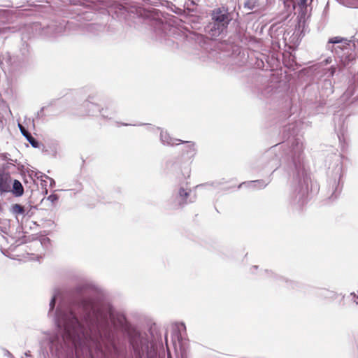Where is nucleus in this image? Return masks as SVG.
Instances as JSON below:
<instances>
[{"label":"nucleus","instance_id":"f257e3e1","mask_svg":"<svg viewBox=\"0 0 358 358\" xmlns=\"http://www.w3.org/2000/svg\"><path fill=\"white\" fill-rule=\"evenodd\" d=\"M87 312L83 322L84 328L71 308L59 307L56 313L55 322L58 333L48 336L50 353L57 357L69 355L75 350L78 357L95 358L102 353V344L108 348L106 341L112 343L109 328L124 324L125 318L115 313L110 307L92 308Z\"/></svg>","mask_w":358,"mask_h":358},{"label":"nucleus","instance_id":"f03ea898","mask_svg":"<svg viewBox=\"0 0 358 358\" xmlns=\"http://www.w3.org/2000/svg\"><path fill=\"white\" fill-rule=\"evenodd\" d=\"M130 343L134 352L140 357L147 355L148 358H152L156 355L153 346H150L148 339L145 335L135 332L131 336Z\"/></svg>","mask_w":358,"mask_h":358},{"label":"nucleus","instance_id":"7ed1b4c3","mask_svg":"<svg viewBox=\"0 0 358 358\" xmlns=\"http://www.w3.org/2000/svg\"><path fill=\"white\" fill-rule=\"evenodd\" d=\"M185 330V326L181 324L177 327L172 335V342L175 347L176 352H178V348H179L181 358H185L186 357V342L182 338L180 331Z\"/></svg>","mask_w":358,"mask_h":358},{"label":"nucleus","instance_id":"20e7f679","mask_svg":"<svg viewBox=\"0 0 358 358\" xmlns=\"http://www.w3.org/2000/svg\"><path fill=\"white\" fill-rule=\"evenodd\" d=\"M275 0H246L244 7L248 10L258 12L265 9L268 5L274 3Z\"/></svg>","mask_w":358,"mask_h":358},{"label":"nucleus","instance_id":"39448f33","mask_svg":"<svg viewBox=\"0 0 358 358\" xmlns=\"http://www.w3.org/2000/svg\"><path fill=\"white\" fill-rule=\"evenodd\" d=\"M11 178L8 173L0 169V194L8 192L10 190Z\"/></svg>","mask_w":358,"mask_h":358},{"label":"nucleus","instance_id":"423d86ee","mask_svg":"<svg viewBox=\"0 0 358 358\" xmlns=\"http://www.w3.org/2000/svg\"><path fill=\"white\" fill-rule=\"evenodd\" d=\"M7 13L6 10H0V37H6L13 32V29L10 27L4 26L7 22Z\"/></svg>","mask_w":358,"mask_h":358},{"label":"nucleus","instance_id":"0eeeda50","mask_svg":"<svg viewBox=\"0 0 358 358\" xmlns=\"http://www.w3.org/2000/svg\"><path fill=\"white\" fill-rule=\"evenodd\" d=\"M212 19L214 22L223 25L224 27H227L229 23V19L227 15L220 10H217L213 13Z\"/></svg>","mask_w":358,"mask_h":358},{"label":"nucleus","instance_id":"6e6552de","mask_svg":"<svg viewBox=\"0 0 358 358\" xmlns=\"http://www.w3.org/2000/svg\"><path fill=\"white\" fill-rule=\"evenodd\" d=\"M226 29L223 25H220L214 22L210 23L208 27V33L212 38L219 36Z\"/></svg>","mask_w":358,"mask_h":358},{"label":"nucleus","instance_id":"1a4fd4ad","mask_svg":"<svg viewBox=\"0 0 358 358\" xmlns=\"http://www.w3.org/2000/svg\"><path fill=\"white\" fill-rule=\"evenodd\" d=\"M10 210L15 216L17 220H19L20 216L24 217L26 215L25 208L22 206L17 203L12 205L10 206Z\"/></svg>","mask_w":358,"mask_h":358},{"label":"nucleus","instance_id":"9d476101","mask_svg":"<svg viewBox=\"0 0 358 358\" xmlns=\"http://www.w3.org/2000/svg\"><path fill=\"white\" fill-rule=\"evenodd\" d=\"M160 137L162 143L166 145H173L177 144V141H181L178 139L172 138L168 133L164 131H161Z\"/></svg>","mask_w":358,"mask_h":358},{"label":"nucleus","instance_id":"9b49d317","mask_svg":"<svg viewBox=\"0 0 358 358\" xmlns=\"http://www.w3.org/2000/svg\"><path fill=\"white\" fill-rule=\"evenodd\" d=\"M10 231V220L0 217V233L8 234Z\"/></svg>","mask_w":358,"mask_h":358},{"label":"nucleus","instance_id":"f8f14e48","mask_svg":"<svg viewBox=\"0 0 358 358\" xmlns=\"http://www.w3.org/2000/svg\"><path fill=\"white\" fill-rule=\"evenodd\" d=\"M10 191H11L15 196H20L24 193V188L19 180H15L12 189L10 188Z\"/></svg>","mask_w":358,"mask_h":358},{"label":"nucleus","instance_id":"ddd939ff","mask_svg":"<svg viewBox=\"0 0 358 358\" xmlns=\"http://www.w3.org/2000/svg\"><path fill=\"white\" fill-rule=\"evenodd\" d=\"M284 3L285 9L286 10L287 15H289L292 13L296 8V3L293 0H282Z\"/></svg>","mask_w":358,"mask_h":358},{"label":"nucleus","instance_id":"4468645a","mask_svg":"<svg viewBox=\"0 0 358 358\" xmlns=\"http://www.w3.org/2000/svg\"><path fill=\"white\" fill-rule=\"evenodd\" d=\"M340 2L350 8H358V0H339Z\"/></svg>","mask_w":358,"mask_h":358},{"label":"nucleus","instance_id":"2eb2a0df","mask_svg":"<svg viewBox=\"0 0 358 358\" xmlns=\"http://www.w3.org/2000/svg\"><path fill=\"white\" fill-rule=\"evenodd\" d=\"M347 40L344 38H342V37H340V36H336V37H333V38H331L329 40V43H333V44H336V43H341V42H343V41H346Z\"/></svg>","mask_w":358,"mask_h":358},{"label":"nucleus","instance_id":"dca6fc26","mask_svg":"<svg viewBox=\"0 0 358 358\" xmlns=\"http://www.w3.org/2000/svg\"><path fill=\"white\" fill-rule=\"evenodd\" d=\"M27 141L29 142V143L34 147V148H38L39 143L38 142L33 138L30 134L27 135L26 137Z\"/></svg>","mask_w":358,"mask_h":358},{"label":"nucleus","instance_id":"f3484780","mask_svg":"<svg viewBox=\"0 0 358 358\" xmlns=\"http://www.w3.org/2000/svg\"><path fill=\"white\" fill-rule=\"evenodd\" d=\"M50 243V240L48 238H43L40 241H36L34 243L35 246L39 247L42 245L47 246V245Z\"/></svg>","mask_w":358,"mask_h":358},{"label":"nucleus","instance_id":"a211bd4d","mask_svg":"<svg viewBox=\"0 0 358 358\" xmlns=\"http://www.w3.org/2000/svg\"><path fill=\"white\" fill-rule=\"evenodd\" d=\"M308 0H298L297 6L303 12L306 8Z\"/></svg>","mask_w":358,"mask_h":358},{"label":"nucleus","instance_id":"6ab92c4d","mask_svg":"<svg viewBox=\"0 0 358 358\" xmlns=\"http://www.w3.org/2000/svg\"><path fill=\"white\" fill-rule=\"evenodd\" d=\"M179 196L180 198L181 201H185V197L187 196L189 193L183 188H180L178 192Z\"/></svg>","mask_w":358,"mask_h":358},{"label":"nucleus","instance_id":"aec40b11","mask_svg":"<svg viewBox=\"0 0 358 358\" xmlns=\"http://www.w3.org/2000/svg\"><path fill=\"white\" fill-rule=\"evenodd\" d=\"M256 184L259 185L260 188L264 187L266 186V183L264 182L262 180H255V181H251L250 182V185L255 186Z\"/></svg>","mask_w":358,"mask_h":358},{"label":"nucleus","instance_id":"412c9836","mask_svg":"<svg viewBox=\"0 0 358 358\" xmlns=\"http://www.w3.org/2000/svg\"><path fill=\"white\" fill-rule=\"evenodd\" d=\"M43 176H42L41 177H43ZM47 184H48V180H46L45 178H41V186L44 189V193L45 194H48V189H47Z\"/></svg>","mask_w":358,"mask_h":358},{"label":"nucleus","instance_id":"4be33fe9","mask_svg":"<svg viewBox=\"0 0 358 358\" xmlns=\"http://www.w3.org/2000/svg\"><path fill=\"white\" fill-rule=\"evenodd\" d=\"M47 199L54 204L58 200V196L56 194H50L48 196Z\"/></svg>","mask_w":358,"mask_h":358},{"label":"nucleus","instance_id":"5701e85b","mask_svg":"<svg viewBox=\"0 0 358 358\" xmlns=\"http://www.w3.org/2000/svg\"><path fill=\"white\" fill-rule=\"evenodd\" d=\"M43 178H45L46 180H48V182H50V187H53V186H55V180H54L52 178H50L49 176H45H45H43Z\"/></svg>","mask_w":358,"mask_h":358},{"label":"nucleus","instance_id":"b1692460","mask_svg":"<svg viewBox=\"0 0 358 358\" xmlns=\"http://www.w3.org/2000/svg\"><path fill=\"white\" fill-rule=\"evenodd\" d=\"M18 127H19L20 130L21 131V133L22 134V135L24 137H27V135L29 134L20 124H18Z\"/></svg>","mask_w":358,"mask_h":358},{"label":"nucleus","instance_id":"393cba45","mask_svg":"<svg viewBox=\"0 0 358 358\" xmlns=\"http://www.w3.org/2000/svg\"><path fill=\"white\" fill-rule=\"evenodd\" d=\"M55 299H56V295L55 294L52 296V298L50 302V311H51L54 308L55 303Z\"/></svg>","mask_w":358,"mask_h":358},{"label":"nucleus","instance_id":"a878e982","mask_svg":"<svg viewBox=\"0 0 358 358\" xmlns=\"http://www.w3.org/2000/svg\"><path fill=\"white\" fill-rule=\"evenodd\" d=\"M188 148H189L190 150H192L193 151L194 150V143L193 142H191V141H185L184 142Z\"/></svg>","mask_w":358,"mask_h":358},{"label":"nucleus","instance_id":"bb28decb","mask_svg":"<svg viewBox=\"0 0 358 358\" xmlns=\"http://www.w3.org/2000/svg\"><path fill=\"white\" fill-rule=\"evenodd\" d=\"M351 295H352V299L354 300L355 303L358 306V294L356 295L355 294H352Z\"/></svg>","mask_w":358,"mask_h":358},{"label":"nucleus","instance_id":"cd10ccee","mask_svg":"<svg viewBox=\"0 0 358 358\" xmlns=\"http://www.w3.org/2000/svg\"><path fill=\"white\" fill-rule=\"evenodd\" d=\"M329 71H330V76H333L336 72V68L334 66H331L329 69Z\"/></svg>","mask_w":358,"mask_h":358},{"label":"nucleus","instance_id":"c85d7f7f","mask_svg":"<svg viewBox=\"0 0 358 358\" xmlns=\"http://www.w3.org/2000/svg\"><path fill=\"white\" fill-rule=\"evenodd\" d=\"M352 93L351 92H350L349 90H348V91L345 92V96H348V95H350H350H352Z\"/></svg>","mask_w":358,"mask_h":358},{"label":"nucleus","instance_id":"c756f323","mask_svg":"<svg viewBox=\"0 0 358 358\" xmlns=\"http://www.w3.org/2000/svg\"><path fill=\"white\" fill-rule=\"evenodd\" d=\"M331 62V59L330 58H328L325 60V64H327Z\"/></svg>","mask_w":358,"mask_h":358},{"label":"nucleus","instance_id":"7c9ffc66","mask_svg":"<svg viewBox=\"0 0 358 358\" xmlns=\"http://www.w3.org/2000/svg\"><path fill=\"white\" fill-rule=\"evenodd\" d=\"M101 113H102V115H103V117H108L107 115H106V114H105V111H104L103 110H102Z\"/></svg>","mask_w":358,"mask_h":358},{"label":"nucleus","instance_id":"2f4dec72","mask_svg":"<svg viewBox=\"0 0 358 358\" xmlns=\"http://www.w3.org/2000/svg\"><path fill=\"white\" fill-rule=\"evenodd\" d=\"M25 355H26L27 357L30 356V355H29V352H26V353H25Z\"/></svg>","mask_w":358,"mask_h":358},{"label":"nucleus","instance_id":"473e14b6","mask_svg":"<svg viewBox=\"0 0 358 358\" xmlns=\"http://www.w3.org/2000/svg\"><path fill=\"white\" fill-rule=\"evenodd\" d=\"M179 358V357H178Z\"/></svg>","mask_w":358,"mask_h":358}]
</instances>
